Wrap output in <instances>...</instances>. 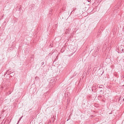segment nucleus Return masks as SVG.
<instances>
[{
	"instance_id": "8",
	"label": "nucleus",
	"mask_w": 124,
	"mask_h": 124,
	"mask_svg": "<svg viewBox=\"0 0 124 124\" xmlns=\"http://www.w3.org/2000/svg\"><path fill=\"white\" fill-rule=\"evenodd\" d=\"M74 12V10H73L71 12V13L72 14V13Z\"/></svg>"
},
{
	"instance_id": "10",
	"label": "nucleus",
	"mask_w": 124,
	"mask_h": 124,
	"mask_svg": "<svg viewBox=\"0 0 124 124\" xmlns=\"http://www.w3.org/2000/svg\"><path fill=\"white\" fill-rule=\"evenodd\" d=\"M27 50V49H25V51L26 50Z\"/></svg>"
},
{
	"instance_id": "6",
	"label": "nucleus",
	"mask_w": 124,
	"mask_h": 124,
	"mask_svg": "<svg viewBox=\"0 0 124 124\" xmlns=\"http://www.w3.org/2000/svg\"><path fill=\"white\" fill-rule=\"evenodd\" d=\"M67 29L69 30L70 31V30L71 29H70V28H68V29Z\"/></svg>"
},
{
	"instance_id": "4",
	"label": "nucleus",
	"mask_w": 124,
	"mask_h": 124,
	"mask_svg": "<svg viewBox=\"0 0 124 124\" xmlns=\"http://www.w3.org/2000/svg\"><path fill=\"white\" fill-rule=\"evenodd\" d=\"M122 51L123 52H124V49H122Z\"/></svg>"
},
{
	"instance_id": "2",
	"label": "nucleus",
	"mask_w": 124,
	"mask_h": 124,
	"mask_svg": "<svg viewBox=\"0 0 124 124\" xmlns=\"http://www.w3.org/2000/svg\"><path fill=\"white\" fill-rule=\"evenodd\" d=\"M70 31L67 29L66 30V32H67L68 33H69V32Z\"/></svg>"
},
{
	"instance_id": "9",
	"label": "nucleus",
	"mask_w": 124,
	"mask_h": 124,
	"mask_svg": "<svg viewBox=\"0 0 124 124\" xmlns=\"http://www.w3.org/2000/svg\"><path fill=\"white\" fill-rule=\"evenodd\" d=\"M54 53V51H53V52L52 53V54H53Z\"/></svg>"
},
{
	"instance_id": "5",
	"label": "nucleus",
	"mask_w": 124,
	"mask_h": 124,
	"mask_svg": "<svg viewBox=\"0 0 124 124\" xmlns=\"http://www.w3.org/2000/svg\"><path fill=\"white\" fill-rule=\"evenodd\" d=\"M87 0L89 2H90L91 1L90 0Z\"/></svg>"
},
{
	"instance_id": "3",
	"label": "nucleus",
	"mask_w": 124,
	"mask_h": 124,
	"mask_svg": "<svg viewBox=\"0 0 124 124\" xmlns=\"http://www.w3.org/2000/svg\"><path fill=\"white\" fill-rule=\"evenodd\" d=\"M76 8H73V10L74 11V10H76Z\"/></svg>"
},
{
	"instance_id": "7",
	"label": "nucleus",
	"mask_w": 124,
	"mask_h": 124,
	"mask_svg": "<svg viewBox=\"0 0 124 124\" xmlns=\"http://www.w3.org/2000/svg\"><path fill=\"white\" fill-rule=\"evenodd\" d=\"M74 12V10H73L71 12V13L72 14V13Z\"/></svg>"
},
{
	"instance_id": "1",
	"label": "nucleus",
	"mask_w": 124,
	"mask_h": 124,
	"mask_svg": "<svg viewBox=\"0 0 124 124\" xmlns=\"http://www.w3.org/2000/svg\"><path fill=\"white\" fill-rule=\"evenodd\" d=\"M119 8L117 7H116L114 8V9L115 10H117Z\"/></svg>"
},
{
	"instance_id": "11",
	"label": "nucleus",
	"mask_w": 124,
	"mask_h": 124,
	"mask_svg": "<svg viewBox=\"0 0 124 124\" xmlns=\"http://www.w3.org/2000/svg\"><path fill=\"white\" fill-rule=\"evenodd\" d=\"M50 54V53H49V54Z\"/></svg>"
}]
</instances>
